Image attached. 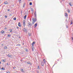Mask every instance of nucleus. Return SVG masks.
Instances as JSON below:
<instances>
[{
  "instance_id": "nucleus-1",
  "label": "nucleus",
  "mask_w": 73,
  "mask_h": 73,
  "mask_svg": "<svg viewBox=\"0 0 73 73\" xmlns=\"http://www.w3.org/2000/svg\"><path fill=\"white\" fill-rule=\"evenodd\" d=\"M37 21V19L36 18H35L33 20V22L32 23V24H34L35 23V22H36Z\"/></svg>"
},
{
  "instance_id": "nucleus-2",
  "label": "nucleus",
  "mask_w": 73,
  "mask_h": 73,
  "mask_svg": "<svg viewBox=\"0 0 73 73\" xmlns=\"http://www.w3.org/2000/svg\"><path fill=\"white\" fill-rule=\"evenodd\" d=\"M28 27H29V28H30L31 27H32V23H28Z\"/></svg>"
},
{
  "instance_id": "nucleus-3",
  "label": "nucleus",
  "mask_w": 73,
  "mask_h": 73,
  "mask_svg": "<svg viewBox=\"0 0 73 73\" xmlns=\"http://www.w3.org/2000/svg\"><path fill=\"white\" fill-rule=\"evenodd\" d=\"M23 23L24 27H25V20L23 21Z\"/></svg>"
},
{
  "instance_id": "nucleus-4",
  "label": "nucleus",
  "mask_w": 73,
  "mask_h": 73,
  "mask_svg": "<svg viewBox=\"0 0 73 73\" xmlns=\"http://www.w3.org/2000/svg\"><path fill=\"white\" fill-rule=\"evenodd\" d=\"M24 32H25V33H26V32H27V29H25L24 28L23 29Z\"/></svg>"
},
{
  "instance_id": "nucleus-5",
  "label": "nucleus",
  "mask_w": 73,
  "mask_h": 73,
  "mask_svg": "<svg viewBox=\"0 0 73 73\" xmlns=\"http://www.w3.org/2000/svg\"><path fill=\"white\" fill-rule=\"evenodd\" d=\"M35 18H36L37 17V15H36V11L35 12Z\"/></svg>"
},
{
  "instance_id": "nucleus-6",
  "label": "nucleus",
  "mask_w": 73,
  "mask_h": 73,
  "mask_svg": "<svg viewBox=\"0 0 73 73\" xmlns=\"http://www.w3.org/2000/svg\"><path fill=\"white\" fill-rule=\"evenodd\" d=\"M35 44V42H33L31 44H32V46H33H33H34V44Z\"/></svg>"
},
{
  "instance_id": "nucleus-7",
  "label": "nucleus",
  "mask_w": 73,
  "mask_h": 73,
  "mask_svg": "<svg viewBox=\"0 0 73 73\" xmlns=\"http://www.w3.org/2000/svg\"><path fill=\"white\" fill-rule=\"evenodd\" d=\"M5 4H8V3L7 1H5L4 3Z\"/></svg>"
},
{
  "instance_id": "nucleus-8",
  "label": "nucleus",
  "mask_w": 73,
  "mask_h": 73,
  "mask_svg": "<svg viewBox=\"0 0 73 73\" xmlns=\"http://www.w3.org/2000/svg\"><path fill=\"white\" fill-rule=\"evenodd\" d=\"M41 66H44V64L43 62H42L41 63Z\"/></svg>"
},
{
  "instance_id": "nucleus-9",
  "label": "nucleus",
  "mask_w": 73,
  "mask_h": 73,
  "mask_svg": "<svg viewBox=\"0 0 73 73\" xmlns=\"http://www.w3.org/2000/svg\"><path fill=\"white\" fill-rule=\"evenodd\" d=\"M18 26H19V27H21V24L20 23V22H19V23H18Z\"/></svg>"
},
{
  "instance_id": "nucleus-10",
  "label": "nucleus",
  "mask_w": 73,
  "mask_h": 73,
  "mask_svg": "<svg viewBox=\"0 0 73 73\" xmlns=\"http://www.w3.org/2000/svg\"><path fill=\"white\" fill-rule=\"evenodd\" d=\"M65 16H66V17H68V14L67 13H65Z\"/></svg>"
},
{
  "instance_id": "nucleus-11",
  "label": "nucleus",
  "mask_w": 73,
  "mask_h": 73,
  "mask_svg": "<svg viewBox=\"0 0 73 73\" xmlns=\"http://www.w3.org/2000/svg\"><path fill=\"white\" fill-rule=\"evenodd\" d=\"M7 56H8V57H12V55H10L9 54H8V55H7Z\"/></svg>"
},
{
  "instance_id": "nucleus-12",
  "label": "nucleus",
  "mask_w": 73,
  "mask_h": 73,
  "mask_svg": "<svg viewBox=\"0 0 73 73\" xmlns=\"http://www.w3.org/2000/svg\"><path fill=\"white\" fill-rule=\"evenodd\" d=\"M4 33V31H2L1 32L2 34H3V33Z\"/></svg>"
},
{
  "instance_id": "nucleus-13",
  "label": "nucleus",
  "mask_w": 73,
  "mask_h": 73,
  "mask_svg": "<svg viewBox=\"0 0 73 73\" xmlns=\"http://www.w3.org/2000/svg\"><path fill=\"white\" fill-rule=\"evenodd\" d=\"M27 64H29L30 65H31V64H32L30 62H28Z\"/></svg>"
},
{
  "instance_id": "nucleus-14",
  "label": "nucleus",
  "mask_w": 73,
  "mask_h": 73,
  "mask_svg": "<svg viewBox=\"0 0 73 73\" xmlns=\"http://www.w3.org/2000/svg\"><path fill=\"white\" fill-rule=\"evenodd\" d=\"M4 49H7V47L6 46H5L4 47Z\"/></svg>"
},
{
  "instance_id": "nucleus-15",
  "label": "nucleus",
  "mask_w": 73,
  "mask_h": 73,
  "mask_svg": "<svg viewBox=\"0 0 73 73\" xmlns=\"http://www.w3.org/2000/svg\"><path fill=\"white\" fill-rule=\"evenodd\" d=\"M34 26H35V27H37V23L35 24V25Z\"/></svg>"
},
{
  "instance_id": "nucleus-16",
  "label": "nucleus",
  "mask_w": 73,
  "mask_h": 73,
  "mask_svg": "<svg viewBox=\"0 0 73 73\" xmlns=\"http://www.w3.org/2000/svg\"><path fill=\"white\" fill-rule=\"evenodd\" d=\"M68 13H70V10H69V9H68Z\"/></svg>"
},
{
  "instance_id": "nucleus-17",
  "label": "nucleus",
  "mask_w": 73,
  "mask_h": 73,
  "mask_svg": "<svg viewBox=\"0 0 73 73\" xmlns=\"http://www.w3.org/2000/svg\"><path fill=\"white\" fill-rule=\"evenodd\" d=\"M21 45H20V44H17L16 46H20Z\"/></svg>"
},
{
  "instance_id": "nucleus-18",
  "label": "nucleus",
  "mask_w": 73,
  "mask_h": 73,
  "mask_svg": "<svg viewBox=\"0 0 73 73\" xmlns=\"http://www.w3.org/2000/svg\"><path fill=\"white\" fill-rule=\"evenodd\" d=\"M21 72H24V71H23V68H21Z\"/></svg>"
},
{
  "instance_id": "nucleus-19",
  "label": "nucleus",
  "mask_w": 73,
  "mask_h": 73,
  "mask_svg": "<svg viewBox=\"0 0 73 73\" xmlns=\"http://www.w3.org/2000/svg\"><path fill=\"white\" fill-rule=\"evenodd\" d=\"M69 5H70V6H72V4H71V3H69Z\"/></svg>"
},
{
  "instance_id": "nucleus-20",
  "label": "nucleus",
  "mask_w": 73,
  "mask_h": 73,
  "mask_svg": "<svg viewBox=\"0 0 73 73\" xmlns=\"http://www.w3.org/2000/svg\"><path fill=\"white\" fill-rule=\"evenodd\" d=\"M24 17V19H26V17H27V15H25V16Z\"/></svg>"
},
{
  "instance_id": "nucleus-21",
  "label": "nucleus",
  "mask_w": 73,
  "mask_h": 73,
  "mask_svg": "<svg viewBox=\"0 0 73 73\" xmlns=\"http://www.w3.org/2000/svg\"><path fill=\"white\" fill-rule=\"evenodd\" d=\"M9 31L10 32H12V29H9Z\"/></svg>"
},
{
  "instance_id": "nucleus-22",
  "label": "nucleus",
  "mask_w": 73,
  "mask_h": 73,
  "mask_svg": "<svg viewBox=\"0 0 73 73\" xmlns=\"http://www.w3.org/2000/svg\"><path fill=\"white\" fill-rule=\"evenodd\" d=\"M25 51L26 52H28V49H25Z\"/></svg>"
},
{
  "instance_id": "nucleus-23",
  "label": "nucleus",
  "mask_w": 73,
  "mask_h": 73,
  "mask_svg": "<svg viewBox=\"0 0 73 73\" xmlns=\"http://www.w3.org/2000/svg\"><path fill=\"white\" fill-rule=\"evenodd\" d=\"M7 36L8 37H10V36H11V35L10 34L8 35H7Z\"/></svg>"
},
{
  "instance_id": "nucleus-24",
  "label": "nucleus",
  "mask_w": 73,
  "mask_h": 73,
  "mask_svg": "<svg viewBox=\"0 0 73 73\" xmlns=\"http://www.w3.org/2000/svg\"><path fill=\"white\" fill-rule=\"evenodd\" d=\"M32 2L30 3L29 5H32Z\"/></svg>"
},
{
  "instance_id": "nucleus-25",
  "label": "nucleus",
  "mask_w": 73,
  "mask_h": 73,
  "mask_svg": "<svg viewBox=\"0 0 73 73\" xmlns=\"http://www.w3.org/2000/svg\"><path fill=\"white\" fill-rule=\"evenodd\" d=\"M31 33H28L29 36H31Z\"/></svg>"
},
{
  "instance_id": "nucleus-26",
  "label": "nucleus",
  "mask_w": 73,
  "mask_h": 73,
  "mask_svg": "<svg viewBox=\"0 0 73 73\" xmlns=\"http://www.w3.org/2000/svg\"><path fill=\"white\" fill-rule=\"evenodd\" d=\"M1 69H2V70H5V69L4 68H3V67H2V68H1Z\"/></svg>"
},
{
  "instance_id": "nucleus-27",
  "label": "nucleus",
  "mask_w": 73,
  "mask_h": 73,
  "mask_svg": "<svg viewBox=\"0 0 73 73\" xmlns=\"http://www.w3.org/2000/svg\"><path fill=\"white\" fill-rule=\"evenodd\" d=\"M14 20H16V18H15V17H14Z\"/></svg>"
},
{
  "instance_id": "nucleus-28",
  "label": "nucleus",
  "mask_w": 73,
  "mask_h": 73,
  "mask_svg": "<svg viewBox=\"0 0 73 73\" xmlns=\"http://www.w3.org/2000/svg\"><path fill=\"white\" fill-rule=\"evenodd\" d=\"M32 51L33 52V48H32Z\"/></svg>"
},
{
  "instance_id": "nucleus-29",
  "label": "nucleus",
  "mask_w": 73,
  "mask_h": 73,
  "mask_svg": "<svg viewBox=\"0 0 73 73\" xmlns=\"http://www.w3.org/2000/svg\"><path fill=\"white\" fill-rule=\"evenodd\" d=\"M31 9V11H33V9L32 8Z\"/></svg>"
},
{
  "instance_id": "nucleus-30",
  "label": "nucleus",
  "mask_w": 73,
  "mask_h": 73,
  "mask_svg": "<svg viewBox=\"0 0 73 73\" xmlns=\"http://www.w3.org/2000/svg\"><path fill=\"white\" fill-rule=\"evenodd\" d=\"M38 69H40V68H39V66H38Z\"/></svg>"
},
{
  "instance_id": "nucleus-31",
  "label": "nucleus",
  "mask_w": 73,
  "mask_h": 73,
  "mask_svg": "<svg viewBox=\"0 0 73 73\" xmlns=\"http://www.w3.org/2000/svg\"><path fill=\"white\" fill-rule=\"evenodd\" d=\"M5 18H7V16H5Z\"/></svg>"
},
{
  "instance_id": "nucleus-32",
  "label": "nucleus",
  "mask_w": 73,
  "mask_h": 73,
  "mask_svg": "<svg viewBox=\"0 0 73 73\" xmlns=\"http://www.w3.org/2000/svg\"><path fill=\"white\" fill-rule=\"evenodd\" d=\"M72 21H71V25H72Z\"/></svg>"
},
{
  "instance_id": "nucleus-33",
  "label": "nucleus",
  "mask_w": 73,
  "mask_h": 73,
  "mask_svg": "<svg viewBox=\"0 0 73 73\" xmlns=\"http://www.w3.org/2000/svg\"><path fill=\"white\" fill-rule=\"evenodd\" d=\"M45 59H43V62H44V61H45Z\"/></svg>"
},
{
  "instance_id": "nucleus-34",
  "label": "nucleus",
  "mask_w": 73,
  "mask_h": 73,
  "mask_svg": "<svg viewBox=\"0 0 73 73\" xmlns=\"http://www.w3.org/2000/svg\"><path fill=\"white\" fill-rule=\"evenodd\" d=\"M66 28H68V25H66Z\"/></svg>"
},
{
  "instance_id": "nucleus-35",
  "label": "nucleus",
  "mask_w": 73,
  "mask_h": 73,
  "mask_svg": "<svg viewBox=\"0 0 73 73\" xmlns=\"http://www.w3.org/2000/svg\"><path fill=\"white\" fill-rule=\"evenodd\" d=\"M72 40H73V37H72Z\"/></svg>"
},
{
  "instance_id": "nucleus-36",
  "label": "nucleus",
  "mask_w": 73,
  "mask_h": 73,
  "mask_svg": "<svg viewBox=\"0 0 73 73\" xmlns=\"http://www.w3.org/2000/svg\"><path fill=\"white\" fill-rule=\"evenodd\" d=\"M3 62H5V60H3Z\"/></svg>"
},
{
  "instance_id": "nucleus-37",
  "label": "nucleus",
  "mask_w": 73,
  "mask_h": 73,
  "mask_svg": "<svg viewBox=\"0 0 73 73\" xmlns=\"http://www.w3.org/2000/svg\"><path fill=\"white\" fill-rule=\"evenodd\" d=\"M32 19H33L32 20H33H33H34V18H33H33H32Z\"/></svg>"
},
{
  "instance_id": "nucleus-38",
  "label": "nucleus",
  "mask_w": 73,
  "mask_h": 73,
  "mask_svg": "<svg viewBox=\"0 0 73 73\" xmlns=\"http://www.w3.org/2000/svg\"><path fill=\"white\" fill-rule=\"evenodd\" d=\"M7 29V28L5 27L4 28V29L6 30V29Z\"/></svg>"
},
{
  "instance_id": "nucleus-39",
  "label": "nucleus",
  "mask_w": 73,
  "mask_h": 73,
  "mask_svg": "<svg viewBox=\"0 0 73 73\" xmlns=\"http://www.w3.org/2000/svg\"><path fill=\"white\" fill-rule=\"evenodd\" d=\"M17 29H19V28L18 27H17Z\"/></svg>"
},
{
  "instance_id": "nucleus-40",
  "label": "nucleus",
  "mask_w": 73,
  "mask_h": 73,
  "mask_svg": "<svg viewBox=\"0 0 73 73\" xmlns=\"http://www.w3.org/2000/svg\"><path fill=\"white\" fill-rule=\"evenodd\" d=\"M44 63H45L46 62H45V61H44Z\"/></svg>"
},
{
  "instance_id": "nucleus-41",
  "label": "nucleus",
  "mask_w": 73,
  "mask_h": 73,
  "mask_svg": "<svg viewBox=\"0 0 73 73\" xmlns=\"http://www.w3.org/2000/svg\"><path fill=\"white\" fill-rule=\"evenodd\" d=\"M9 10L8 9V10H7V11H8V12H9Z\"/></svg>"
},
{
  "instance_id": "nucleus-42",
  "label": "nucleus",
  "mask_w": 73,
  "mask_h": 73,
  "mask_svg": "<svg viewBox=\"0 0 73 73\" xmlns=\"http://www.w3.org/2000/svg\"><path fill=\"white\" fill-rule=\"evenodd\" d=\"M7 73H10V72H7Z\"/></svg>"
},
{
  "instance_id": "nucleus-43",
  "label": "nucleus",
  "mask_w": 73,
  "mask_h": 73,
  "mask_svg": "<svg viewBox=\"0 0 73 73\" xmlns=\"http://www.w3.org/2000/svg\"><path fill=\"white\" fill-rule=\"evenodd\" d=\"M19 1L20 2V1H21V0H19Z\"/></svg>"
},
{
  "instance_id": "nucleus-44",
  "label": "nucleus",
  "mask_w": 73,
  "mask_h": 73,
  "mask_svg": "<svg viewBox=\"0 0 73 73\" xmlns=\"http://www.w3.org/2000/svg\"><path fill=\"white\" fill-rule=\"evenodd\" d=\"M24 5L23 6V7H24V5H25V4H24Z\"/></svg>"
},
{
  "instance_id": "nucleus-45",
  "label": "nucleus",
  "mask_w": 73,
  "mask_h": 73,
  "mask_svg": "<svg viewBox=\"0 0 73 73\" xmlns=\"http://www.w3.org/2000/svg\"><path fill=\"white\" fill-rule=\"evenodd\" d=\"M1 67H0V70H1Z\"/></svg>"
},
{
  "instance_id": "nucleus-46",
  "label": "nucleus",
  "mask_w": 73,
  "mask_h": 73,
  "mask_svg": "<svg viewBox=\"0 0 73 73\" xmlns=\"http://www.w3.org/2000/svg\"><path fill=\"white\" fill-rule=\"evenodd\" d=\"M7 65H8V63H7Z\"/></svg>"
},
{
  "instance_id": "nucleus-47",
  "label": "nucleus",
  "mask_w": 73,
  "mask_h": 73,
  "mask_svg": "<svg viewBox=\"0 0 73 73\" xmlns=\"http://www.w3.org/2000/svg\"><path fill=\"white\" fill-rule=\"evenodd\" d=\"M10 16H11V14H10Z\"/></svg>"
},
{
  "instance_id": "nucleus-48",
  "label": "nucleus",
  "mask_w": 73,
  "mask_h": 73,
  "mask_svg": "<svg viewBox=\"0 0 73 73\" xmlns=\"http://www.w3.org/2000/svg\"><path fill=\"white\" fill-rule=\"evenodd\" d=\"M13 69H15V68L14 67H13Z\"/></svg>"
},
{
  "instance_id": "nucleus-49",
  "label": "nucleus",
  "mask_w": 73,
  "mask_h": 73,
  "mask_svg": "<svg viewBox=\"0 0 73 73\" xmlns=\"http://www.w3.org/2000/svg\"><path fill=\"white\" fill-rule=\"evenodd\" d=\"M1 61H0V64H1Z\"/></svg>"
},
{
  "instance_id": "nucleus-50",
  "label": "nucleus",
  "mask_w": 73,
  "mask_h": 73,
  "mask_svg": "<svg viewBox=\"0 0 73 73\" xmlns=\"http://www.w3.org/2000/svg\"><path fill=\"white\" fill-rule=\"evenodd\" d=\"M37 73H38V71H37Z\"/></svg>"
},
{
  "instance_id": "nucleus-51",
  "label": "nucleus",
  "mask_w": 73,
  "mask_h": 73,
  "mask_svg": "<svg viewBox=\"0 0 73 73\" xmlns=\"http://www.w3.org/2000/svg\"><path fill=\"white\" fill-rule=\"evenodd\" d=\"M29 0V1H31V0Z\"/></svg>"
}]
</instances>
